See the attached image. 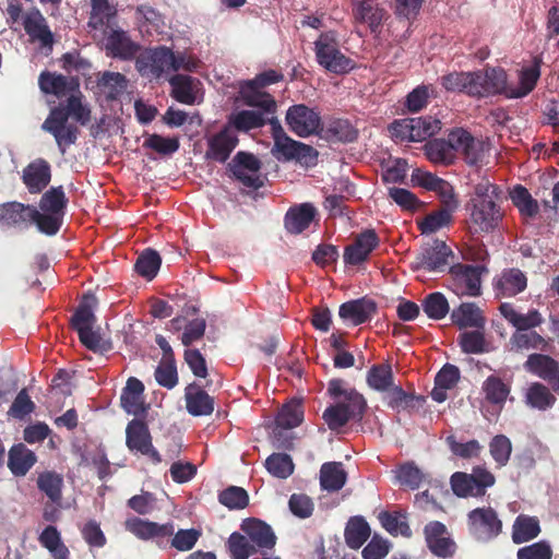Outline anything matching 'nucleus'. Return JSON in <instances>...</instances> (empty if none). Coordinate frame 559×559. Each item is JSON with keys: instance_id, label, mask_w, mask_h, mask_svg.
Listing matches in <instances>:
<instances>
[{"instance_id": "obj_1", "label": "nucleus", "mask_w": 559, "mask_h": 559, "mask_svg": "<svg viewBox=\"0 0 559 559\" xmlns=\"http://www.w3.org/2000/svg\"><path fill=\"white\" fill-rule=\"evenodd\" d=\"M540 59L535 58L531 67L519 71V84L508 83L507 72L502 68L487 67L471 72L469 95L485 97L503 94L508 98H522L528 95L540 76Z\"/></svg>"}, {"instance_id": "obj_2", "label": "nucleus", "mask_w": 559, "mask_h": 559, "mask_svg": "<svg viewBox=\"0 0 559 559\" xmlns=\"http://www.w3.org/2000/svg\"><path fill=\"white\" fill-rule=\"evenodd\" d=\"M328 393L333 404L325 408L322 418L331 430H338L350 420L362 419L367 402L357 390L347 388L341 379H333L329 382Z\"/></svg>"}, {"instance_id": "obj_3", "label": "nucleus", "mask_w": 559, "mask_h": 559, "mask_svg": "<svg viewBox=\"0 0 559 559\" xmlns=\"http://www.w3.org/2000/svg\"><path fill=\"white\" fill-rule=\"evenodd\" d=\"M67 198L62 187H52L46 191L39 202L37 210V228L40 233L56 235L63 221Z\"/></svg>"}, {"instance_id": "obj_4", "label": "nucleus", "mask_w": 559, "mask_h": 559, "mask_svg": "<svg viewBox=\"0 0 559 559\" xmlns=\"http://www.w3.org/2000/svg\"><path fill=\"white\" fill-rule=\"evenodd\" d=\"M451 141L469 167L481 168L489 164L492 153L489 139L475 138L464 129H455L451 132Z\"/></svg>"}, {"instance_id": "obj_5", "label": "nucleus", "mask_w": 559, "mask_h": 559, "mask_svg": "<svg viewBox=\"0 0 559 559\" xmlns=\"http://www.w3.org/2000/svg\"><path fill=\"white\" fill-rule=\"evenodd\" d=\"M282 79V74L270 70L257 75L253 80L243 81L239 85L240 99L250 107H261L265 111H275V100L270 94L263 92L262 88Z\"/></svg>"}, {"instance_id": "obj_6", "label": "nucleus", "mask_w": 559, "mask_h": 559, "mask_svg": "<svg viewBox=\"0 0 559 559\" xmlns=\"http://www.w3.org/2000/svg\"><path fill=\"white\" fill-rule=\"evenodd\" d=\"M495 483L493 474L483 466H475L472 473L456 472L450 479L453 492L460 498L483 497Z\"/></svg>"}, {"instance_id": "obj_7", "label": "nucleus", "mask_w": 559, "mask_h": 559, "mask_svg": "<svg viewBox=\"0 0 559 559\" xmlns=\"http://www.w3.org/2000/svg\"><path fill=\"white\" fill-rule=\"evenodd\" d=\"M271 124L274 139L272 154L276 159L284 162L297 160L305 164L314 162L318 154L310 145L289 138L278 121H271Z\"/></svg>"}, {"instance_id": "obj_8", "label": "nucleus", "mask_w": 559, "mask_h": 559, "mask_svg": "<svg viewBox=\"0 0 559 559\" xmlns=\"http://www.w3.org/2000/svg\"><path fill=\"white\" fill-rule=\"evenodd\" d=\"M316 58L320 66L333 73H344L353 68L352 60L338 49L334 33H323L314 41Z\"/></svg>"}, {"instance_id": "obj_9", "label": "nucleus", "mask_w": 559, "mask_h": 559, "mask_svg": "<svg viewBox=\"0 0 559 559\" xmlns=\"http://www.w3.org/2000/svg\"><path fill=\"white\" fill-rule=\"evenodd\" d=\"M487 272L483 265L454 264L450 267L452 290L459 296H479L481 293V275Z\"/></svg>"}, {"instance_id": "obj_10", "label": "nucleus", "mask_w": 559, "mask_h": 559, "mask_svg": "<svg viewBox=\"0 0 559 559\" xmlns=\"http://www.w3.org/2000/svg\"><path fill=\"white\" fill-rule=\"evenodd\" d=\"M467 524L471 534L478 540H490L502 531V521L491 507L476 508L469 511Z\"/></svg>"}, {"instance_id": "obj_11", "label": "nucleus", "mask_w": 559, "mask_h": 559, "mask_svg": "<svg viewBox=\"0 0 559 559\" xmlns=\"http://www.w3.org/2000/svg\"><path fill=\"white\" fill-rule=\"evenodd\" d=\"M468 229L473 234H488L495 230L502 213L496 202H469Z\"/></svg>"}, {"instance_id": "obj_12", "label": "nucleus", "mask_w": 559, "mask_h": 559, "mask_svg": "<svg viewBox=\"0 0 559 559\" xmlns=\"http://www.w3.org/2000/svg\"><path fill=\"white\" fill-rule=\"evenodd\" d=\"M285 120L289 130L300 138L317 134L322 127L319 112L302 104L290 106Z\"/></svg>"}, {"instance_id": "obj_13", "label": "nucleus", "mask_w": 559, "mask_h": 559, "mask_svg": "<svg viewBox=\"0 0 559 559\" xmlns=\"http://www.w3.org/2000/svg\"><path fill=\"white\" fill-rule=\"evenodd\" d=\"M43 129L53 135L58 147L64 154L74 144L79 129L69 122L68 114L62 108H53L43 123Z\"/></svg>"}, {"instance_id": "obj_14", "label": "nucleus", "mask_w": 559, "mask_h": 559, "mask_svg": "<svg viewBox=\"0 0 559 559\" xmlns=\"http://www.w3.org/2000/svg\"><path fill=\"white\" fill-rule=\"evenodd\" d=\"M234 177L245 187L259 189L263 186L260 174V162L252 155L239 152L229 164Z\"/></svg>"}, {"instance_id": "obj_15", "label": "nucleus", "mask_w": 559, "mask_h": 559, "mask_svg": "<svg viewBox=\"0 0 559 559\" xmlns=\"http://www.w3.org/2000/svg\"><path fill=\"white\" fill-rule=\"evenodd\" d=\"M126 443L129 450L147 455L155 463L160 462V456L152 444L151 433L145 423L133 419L128 424L126 429Z\"/></svg>"}, {"instance_id": "obj_16", "label": "nucleus", "mask_w": 559, "mask_h": 559, "mask_svg": "<svg viewBox=\"0 0 559 559\" xmlns=\"http://www.w3.org/2000/svg\"><path fill=\"white\" fill-rule=\"evenodd\" d=\"M23 27L31 41L39 43L43 48H52L53 34L48 26L46 17L37 8L28 10L23 15Z\"/></svg>"}, {"instance_id": "obj_17", "label": "nucleus", "mask_w": 559, "mask_h": 559, "mask_svg": "<svg viewBox=\"0 0 559 559\" xmlns=\"http://www.w3.org/2000/svg\"><path fill=\"white\" fill-rule=\"evenodd\" d=\"M136 68L143 75H153L154 78L174 72V52L166 47L156 48L145 59L139 60Z\"/></svg>"}, {"instance_id": "obj_18", "label": "nucleus", "mask_w": 559, "mask_h": 559, "mask_svg": "<svg viewBox=\"0 0 559 559\" xmlns=\"http://www.w3.org/2000/svg\"><path fill=\"white\" fill-rule=\"evenodd\" d=\"M527 372L547 381L551 388L559 390V364L548 355L532 354L524 364Z\"/></svg>"}, {"instance_id": "obj_19", "label": "nucleus", "mask_w": 559, "mask_h": 559, "mask_svg": "<svg viewBox=\"0 0 559 559\" xmlns=\"http://www.w3.org/2000/svg\"><path fill=\"white\" fill-rule=\"evenodd\" d=\"M428 548L438 557H450L454 554L455 544L450 538L445 525L440 522H430L425 527Z\"/></svg>"}, {"instance_id": "obj_20", "label": "nucleus", "mask_w": 559, "mask_h": 559, "mask_svg": "<svg viewBox=\"0 0 559 559\" xmlns=\"http://www.w3.org/2000/svg\"><path fill=\"white\" fill-rule=\"evenodd\" d=\"M126 530L140 539L148 540L155 537H169L175 527L171 522L159 524L140 518H130L124 522Z\"/></svg>"}, {"instance_id": "obj_21", "label": "nucleus", "mask_w": 559, "mask_h": 559, "mask_svg": "<svg viewBox=\"0 0 559 559\" xmlns=\"http://www.w3.org/2000/svg\"><path fill=\"white\" fill-rule=\"evenodd\" d=\"M171 96L185 105H193L201 100L200 81L188 75L177 74L169 80Z\"/></svg>"}, {"instance_id": "obj_22", "label": "nucleus", "mask_w": 559, "mask_h": 559, "mask_svg": "<svg viewBox=\"0 0 559 559\" xmlns=\"http://www.w3.org/2000/svg\"><path fill=\"white\" fill-rule=\"evenodd\" d=\"M37 209L19 202L0 205V222L7 226L34 223L37 226Z\"/></svg>"}, {"instance_id": "obj_23", "label": "nucleus", "mask_w": 559, "mask_h": 559, "mask_svg": "<svg viewBox=\"0 0 559 559\" xmlns=\"http://www.w3.org/2000/svg\"><path fill=\"white\" fill-rule=\"evenodd\" d=\"M377 306L373 300L360 298L344 302L338 310L340 317L352 325H359L373 316Z\"/></svg>"}, {"instance_id": "obj_24", "label": "nucleus", "mask_w": 559, "mask_h": 559, "mask_svg": "<svg viewBox=\"0 0 559 559\" xmlns=\"http://www.w3.org/2000/svg\"><path fill=\"white\" fill-rule=\"evenodd\" d=\"M354 17L357 23L367 24L372 33L378 32L386 19V11L379 4H372L368 0L354 1Z\"/></svg>"}, {"instance_id": "obj_25", "label": "nucleus", "mask_w": 559, "mask_h": 559, "mask_svg": "<svg viewBox=\"0 0 559 559\" xmlns=\"http://www.w3.org/2000/svg\"><path fill=\"white\" fill-rule=\"evenodd\" d=\"M51 179L49 164L44 159H36L23 170V182L31 193H39Z\"/></svg>"}, {"instance_id": "obj_26", "label": "nucleus", "mask_w": 559, "mask_h": 559, "mask_svg": "<svg viewBox=\"0 0 559 559\" xmlns=\"http://www.w3.org/2000/svg\"><path fill=\"white\" fill-rule=\"evenodd\" d=\"M185 400L186 408L192 416H209L214 411V399L194 383L186 388Z\"/></svg>"}, {"instance_id": "obj_27", "label": "nucleus", "mask_w": 559, "mask_h": 559, "mask_svg": "<svg viewBox=\"0 0 559 559\" xmlns=\"http://www.w3.org/2000/svg\"><path fill=\"white\" fill-rule=\"evenodd\" d=\"M106 34L105 47L110 56L130 59L136 53L138 45L122 29L109 27Z\"/></svg>"}, {"instance_id": "obj_28", "label": "nucleus", "mask_w": 559, "mask_h": 559, "mask_svg": "<svg viewBox=\"0 0 559 559\" xmlns=\"http://www.w3.org/2000/svg\"><path fill=\"white\" fill-rule=\"evenodd\" d=\"M237 143L238 139L236 134L229 129H224L212 139H210L206 157L219 163H224L228 159L230 153L237 146Z\"/></svg>"}, {"instance_id": "obj_29", "label": "nucleus", "mask_w": 559, "mask_h": 559, "mask_svg": "<svg viewBox=\"0 0 559 559\" xmlns=\"http://www.w3.org/2000/svg\"><path fill=\"white\" fill-rule=\"evenodd\" d=\"M39 87L45 94L63 97L79 91V82L61 74L43 72L39 76Z\"/></svg>"}, {"instance_id": "obj_30", "label": "nucleus", "mask_w": 559, "mask_h": 559, "mask_svg": "<svg viewBox=\"0 0 559 559\" xmlns=\"http://www.w3.org/2000/svg\"><path fill=\"white\" fill-rule=\"evenodd\" d=\"M144 385L136 378H129L121 394V406L131 415H140L146 412L143 399Z\"/></svg>"}, {"instance_id": "obj_31", "label": "nucleus", "mask_w": 559, "mask_h": 559, "mask_svg": "<svg viewBox=\"0 0 559 559\" xmlns=\"http://www.w3.org/2000/svg\"><path fill=\"white\" fill-rule=\"evenodd\" d=\"M241 530L259 550L272 549L276 544V536L271 526L260 520L245 521Z\"/></svg>"}, {"instance_id": "obj_32", "label": "nucleus", "mask_w": 559, "mask_h": 559, "mask_svg": "<svg viewBox=\"0 0 559 559\" xmlns=\"http://www.w3.org/2000/svg\"><path fill=\"white\" fill-rule=\"evenodd\" d=\"M377 245L378 238L376 233L373 230H366L357 237L352 246L346 248L344 261L348 264H358L367 259Z\"/></svg>"}, {"instance_id": "obj_33", "label": "nucleus", "mask_w": 559, "mask_h": 559, "mask_svg": "<svg viewBox=\"0 0 559 559\" xmlns=\"http://www.w3.org/2000/svg\"><path fill=\"white\" fill-rule=\"evenodd\" d=\"M36 461L35 453L23 443L15 444L9 450L8 467L14 476H25Z\"/></svg>"}, {"instance_id": "obj_34", "label": "nucleus", "mask_w": 559, "mask_h": 559, "mask_svg": "<svg viewBox=\"0 0 559 559\" xmlns=\"http://www.w3.org/2000/svg\"><path fill=\"white\" fill-rule=\"evenodd\" d=\"M500 312L518 330L516 332L530 331L543 322L542 314L536 309L523 314L518 312L511 304H502Z\"/></svg>"}, {"instance_id": "obj_35", "label": "nucleus", "mask_w": 559, "mask_h": 559, "mask_svg": "<svg viewBox=\"0 0 559 559\" xmlns=\"http://www.w3.org/2000/svg\"><path fill=\"white\" fill-rule=\"evenodd\" d=\"M451 250L443 241H435V243L426 249L418 259L417 266L428 272L442 269L448 264Z\"/></svg>"}, {"instance_id": "obj_36", "label": "nucleus", "mask_w": 559, "mask_h": 559, "mask_svg": "<svg viewBox=\"0 0 559 559\" xmlns=\"http://www.w3.org/2000/svg\"><path fill=\"white\" fill-rule=\"evenodd\" d=\"M37 488L53 504H60L62 501V489L64 486L63 477L55 471H44L38 474L36 479Z\"/></svg>"}, {"instance_id": "obj_37", "label": "nucleus", "mask_w": 559, "mask_h": 559, "mask_svg": "<svg viewBox=\"0 0 559 559\" xmlns=\"http://www.w3.org/2000/svg\"><path fill=\"white\" fill-rule=\"evenodd\" d=\"M539 520L536 516L520 514L512 525V542L523 544L536 538L540 534Z\"/></svg>"}, {"instance_id": "obj_38", "label": "nucleus", "mask_w": 559, "mask_h": 559, "mask_svg": "<svg viewBox=\"0 0 559 559\" xmlns=\"http://www.w3.org/2000/svg\"><path fill=\"white\" fill-rule=\"evenodd\" d=\"M316 216V209L304 203L290 209L285 216V227L292 234H300L307 229Z\"/></svg>"}, {"instance_id": "obj_39", "label": "nucleus", "mask_w": 559, "mask_h": 559, "mask_svg": "<svg viewBox=\"0 0 559 559\" xmlns=\"http://www.w3.org/2000/svg\"><path fill=\"white\" fill-rule=\"evenodd\" d=\"M128 81L119 72L106 71L97 80L99 94L108 100L119 98L127 90Z\"/></svg>"}, {"instance_id": "obj_40", "label": "nucleus", "mask_w": 559, "mask_h": 559, "mask_svg": "<svg viewBox=\"0 0 559 559\" xmlns=\"http://www.w3.org/2000/svg\"><path fill=\"white\" fill-rule=\"evenodd\" d=\"M97 305V299L93 294L84 296L83 302L80 305L78 310L72 317V326L79 333H84L91 328H94L96 323V317L94 309Z\"/></svg>"}, {"instance_id": "obj_41", "label": "nucleus", "mask_w": 559, "mask_h": 559, "mask_svg": "<svg viewBox=\"0 0 559 559\" xmlns=\"http://www.w3.org/2000/svg\"><path fill=\"white\" fill-rule=\"evenodd\" d=\"M451 319L460 329L481 328L485 323L481 310L474 302H464L453 309Z\"/></svg>"}, {"instance_id": "obj_42", "label": "nucleus", "mask_w": 559, "mask_h": 559, "mask_svg": "<svg viewBox=\"0 0 559 559\" xmlns=\"http://www.w3.org/2000/svg\"><path fill=\"white\" fill-rule=\"evenodd\" d=\"M427 158L435 164L450 165L455 158V148L452 145L451 133L448 141L436 139L424 146Z\"/></svg>"}, {"instance_id": "obj_43", "label": "nucleus", "mask_w": 559, "mask_h": 559, "mask_svg": "<svg viewBox=\"0 0 559 559\" xmlns=\"http://www.w3.org/2000/svg\"><path fill=\"white\" fill-rule=\"evenodd\" d=\"M347 480V474L340 462L324 463L320 468V485L324 490L337 491Z\"/></svg>"}, {"instance_id": "obj_44", "label": "nucleus", "mask_w": 559, "mask_h": 559, "mask_svg": "<svg viewBox=\"0 0 559 559\" xmlns=\"http://www.w3.org/2000/svg\"><path fill=\"white\" fill-rule=\"evenodd\" d=\"M527 280L519 269L504 271L497 280L496 288L504 297H512L526 288Z\"/></svg>"}, {"instance_id": "obj_45", "label": "nucleus", "mask_w": 559, "mask_h": 559, "mask_svg": "<svg viewBox=\"0 0 559 559\" xmlns=\"http://www.w3.org/2000/svg\"><path fill=\"white\" fill-rule=\"evenodd\" d=\"M383 393L385 404L396 412L409 411L415 407L416 402H424V399L405 392L401 385L395 383Z\"/></svg>"}, {"instance_id": "obj_46", "label": "nucleus", "mask_w": 559, "mask_h": 559, "mask_svg": "<svg viewBox=\"0 0 559 559\" xmlns=\"http://www.w3.org/2000/svg\"><path fill=\"white\" fill-rule=\"evenodd\" d=\"M91 15L88 26L93 29H104L110 27L111 20L115 19L117 10L108 0H91Z\"/></svg>"}, {"instance_id": "obj_47", "label": "nucleus", "mask_w": 559, "mask_h": 559, "mask_svg": "<svg viewBox=\"0 0 559 559\" xmlns=\"http://www.w3.org/2000/svg\"><path fill=\"white\" fill-rule=\"evenodd\" d=\"M257 109H250V110H240L237 112H234L230 118L229 122L240 131H248L254 128L262 127L265 123V115L272 114L273 111H265L261 107H255Z\"/></svg>"}, {"instance_id": "obj_48", "label": "nucleus", "mask_w": 559, "mask_h": 559, "mask_svg": "<svg viewBox=\"0 0 559 559\" xmlns=\"http://www.w3.org/2000/svg\"><path fill=\"white\" fill-rule=\"evenodd\" d=\"M38 540L53 559H69V549L63 544L61 534L56 526L49 525L40 533Z\"/></svg>"}, {"instance_id": "obj_49", "label": "nucleus", "mask_w": 559, "mask_h": 559, "mask_svg": "<svg viewBox=\"0 0 559 559\" xmlns=\"http://www.w3.org/2000/svg\"><path fill=\"white\" fill-rule=\"evenodd\" d=\"M524 397L527 406L539 411H546L552 407L556 403V396L546 385L539 382H533L530 384Z\"/></svg>"}, {"instance_id": "obj_50", "label": "nucleus", "mask_w": 559, "mask_h": 559, "mask_svg": "<svg viewBox=\"0 0 559 559\" xmlns=\"http://www.w3.org/2000/svg\"><path fill=\"white\" fill-rule=\"evenodd\" d=\"M366 381L370 389L383 393L395 383L391 365H373L367 372Z\"/></svg>"}, {"instance_id": "obj_51", "label": "nucleus", "mask_w": 559, "mask_h": 559, "mask_svg": "<svg viewBox=\"0 0 559 559\" xmlns=\"http://www.w3.org/2000/svg\"><path fill=\"white\" fill-rule=\"evenodd\" d=\"M510 198L524 219L534 218L538 214V203L526 188L514 187L510 192Z\"/></svg>"}, {"instance_id": "obj_52", "label": "nucleus", "mask_w": 559, "mask_h": 559, "mask_svg": "<svg viewBox=\"0 0 559 559\" xmlns=\"http://www.w3.org/2000/svg\"><path fill=\"white\" fill-rule=\"evenodd\" d=\"M370 536V527L362 518L352 519L345 528V540L352 549L360 548Z\"/></svg>"}, {"instance_id": "obj_53", "label": "nucleus", "mask_w": 559, "mask_h": 559, "mask_svg": "<svg viewBox=\"0 0 559 559\" xmlns=\"http://www.w3.org/2000/svg\"><path fill=\"white\" fill-rule=\"evenodd\" d=\"M411 142H420L438 133L441 129L440 120L433 117L411 118Z\"/></svg>"}, {"instance_id": "obj_54", "label": "nucleus", "mask_w": 559, "mask_h": 559, "mask_svg": "<svg viewBox=\"0 0 559 559\" xmlns=\"http://www.w3.org/2000/svg\"><path fill=\"white\" fill-rule=\"evenodd\" d=\"M510 344L512 349L518 352L547 347L546 340L535 331L515 332L510 338Z\"/></svg>"}, {"instance_id": "obj_55", "label": "nucleus", "mask_w": 559, "mask_h": 559, "mask_svg": "<svg viewBox=\"0 0 559 559\" xmlns=\"http://www.w3.org/2000/svg\"><path fill=\"white\" fill-rule=\"evenodd\" d=\"M304 419V411L298 402H290L284 405L276 418V428L274 429V433L276 435V430L280 428L283 429H293L301 424Z\"/></svg>"}, {"instance_id": "obj_56", "label": "nucleus", "mask_w": 559, "mask_h": 559, "mask_svg": "<svg viewBox=\"0 0 559 559\" xmlns=\"http://www.w3.org/2000/svg\"><path fill=\"white\" fill-rule=\"evenodd\" d=\"M228 547L233 559H248L259 551L246 533H233L228 538Z\"/></svg>"}, {"instance_id": "obj_57", "label": "nucleus", "mask_w": 559, "mask_h": 559, "mask_svg": "<svg viewBox=\"0 0 559 559\" xmlns=\"http://www.w3.org/2000/svg\"><path fill=\"white\" fill-rule=\"evenodd\" d=\"M68 117L71 116L76 122L86 126L92 118V110L88 104L83 102V95L80 91L71 94L67 102Z\"/></svg>"}, {"instance_id": "obj_58", "label": "nucleus", "mask_w": 559, "mask_h": 559, "mask_svg": "<svg viewBox=\"0 0 559 559\" xmlns=\"http://www.w3.org/2000/svg\"><path fill=\"white\" fill-rule=\"evenodd\" d=\"M455 210L443 207L427 215L419 224L423 234H433L452 222V215Z\"/></svg>"}, {"instance_id": "obj_59", "label": "nucleus", "mask_w": 559, "mask_h": 559, "mask_svg": "<svg viewBox=\"0 0 559 559\" xmlns=\"http://www.w3.org/2000/svg\"><path fill=\"white\" fill-rule=\"evenodd\" d=\"M489 452L499 467L506 466L512 453L511 440L504 435L495 436L489 442Z\"/></svg>"}, {"instance_id": "obj_60", "label": "nucleus", "mask_w": 559, "mask_h": 559, "mask_svg": "<svg viewBox=\"0 0 559 559\" xmlns=\"http://www.w3.org/2000/svg\"><path fill=\"white\" fill-rule=\"evenodd\" d=\"M395 478L400 485L417 489L425 480V474L414 463L409 462L396 468Z\"/></svg>"}, {"instance_id": "obj_61", "label": "nucleus", "mask_w": 559, "mask_h": 559, "mask_svg": "<svg viewBox=\"0 0 559 559\" xmlns=\"http://www.w3.org/2000/svg\"><path fill=\"white\" fill-rule=\"evenodd\" d=\"M160 257L154 250H145L136 260L135 270L136 272L147 278L153 280L159 267H160Z\"/></svg>"}, {"instance_id": "obj_62", "label": "nucleus", "mask_w": 559, "mask_h": 559, "mask_svg": "<svg viewBox=\"0 0 559 559\" xmlns=\"http://www.w3.org/2000/svg\"><path fill=\"white\" fill-rule=\"evenodd\" d=\"M266 469L275 477L287 478L294 472V463L288 454L274 453L265 461Z\"/></svg>"}, {"instance_id": "obj_63", "label": "nucleus", "mask_w": 559, "mask_h": 559, "mask_svg": "<svg viewBox=\"0 0 559 559\" xmlns=\"http://www.w3.org/2000/svg\"><path fill=\"white\" fill-rule=\"evenodd\" d=\"M423 309L428 318L440 320L448 314L450 307L443 294L432 293L425 298Z\"/></svg>"}, {"instance_id": "obj_64", "label": "nucleus", "mask_w": 559, "mask_h": 559, "mask_svg": "<svg viewBox=\"0 0 559 559\" xmlns=\"http://www.w3.org/2000/svg\"><path fill=\"white\" fill-rule=\"evenodd\" d=\"M483 390L486 399L495 404H502L507 400L510 388L498 377H488L484 382Z\"/></svg>"}]
</instances>
